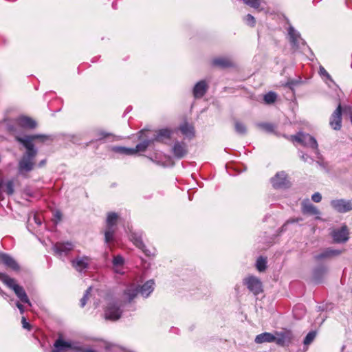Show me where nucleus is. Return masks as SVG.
Wrapping results in <instances>:
<instances>
[{"mask_svg": "<svg viewBox=\"0 0 352 352\" xmlns=\"http://www.w3.org/2000/svg\"><path fill=\"white\" fill-rule=\"evenodd\" d=\"M15 140L25 148V151L23 153L18 163L19 174L25 175L32 171L35 166V158L38 153V149L35 147L33 142L38 140L41 142H45L52 139L51 135L34 134L23 136L16 135Z\"/></svg>", "mask_w": 352, "mask_h": 352, "instance_id": "obj_1", "label": "nucleus"}, {"mask_svg": "<svg viewBox=\"0 0 352 352\" xmlns=\"http://www.w3.org/2000/svg\"><path fill=\"white\" fill-rule=\"evenodd\" d=\"M129 304L130 302L123 297V294L120 299L109 300L104 309L105 319L112 321L118 320L122 316L123 309Z\"/></svg>", "mask_w": 352, "mask_h": 352, "instance_id": "obj_2", "label": "nucleus"}, {"mask_svg": "<svg viewBox=\"0 0 352 352\" xmlns=\"http://www.w3.org/2000/svg\"><path fill=\"white\" fill-rule=\"evenodd\" d=\"M155 283L153 280L146 281L140 288L134 286L127 287L123 292V297L131 302L138 294L144 298H147L154 290Z\"/></svg>", "mask_w": 352, "mask_h": 352, "instance_id": "obj_3", "label": "nucleus"}, {"mask_svg": "<svg viewBox=\"0 0 352 352\" xmlns=\"http://www.w3.org/2000/svg\"><path fill=\"white\" fill-rule=\"evenodd\" d=\"M0 281L12 289L22 302L27 303L29 306H32V303L23 287L16 284L14 278L10 277L5 273L0 272Z\"/></svg>", "mask_w": 352, "mask_h": 352, "instance_id": "obj_4", "label": "nucleus"}, {"mask_svg": "<svg viewBox=\"0 0 352 352\" xmlns=\"http://www.w3.org/2000/svg\"><path fill=\"white\" fill-rule=\"evenodd\" d=\"M292 140L305 147L314 150L315 154L319 158L320 151L318 144L314 137L310 134L300 132L297 135L292 136Z\"/></svg>", "mask_w": 352, "mask_h": 352, "instance_id": "obj_5", "label": "nucleus"}, {"mask_svg": "<svg viewBox=\"0 0 352 352\" xmlns=\"http://www.w3.org/2000/svg\"><path fill=\"white\" fill-rule=\"evenodd\" d=\"M288 36L291 45L294 50L304 52L306 49H309L300 34L294 27H289Z\"/></svg>", "mask_w": 352, "mask_h": 352, "instance_id": "obj_6", "label": "nucleus"}, {"mask_svg": "<svg viewBox=\"0 0 352 352\" xmlns=\"http://www.w3.org/2000/svg\"><path fill=\"white\" fill-rule=\"evenodd\" d=\"M118 219V215L114 212H111L107 214L106 230L104 232V240L106 243H110L113 239Z\"/></svg>", "mask_w": 352, "mask_h": 352, "instance_id": "obj_7", "label": "nucleus"}, {"mask_svg": "<svg viewBox=\"0 0 352 352\" xmlns=\"http://www.w3.org/2000/svg\"><path fill=\"white\" fill-rule=\"evenodd\" d=\"M151 131L149 130H142L139 132L138 139L141 141L135 148H133V154L139 152H144L148 146L153 142V138L151 135Z\"/></svg>", "mask_w": 352, "mask_h": 352, "instance_id": "obj_8", "label": "nucleus"}, {"mask_svg": "<svg viewBox=\"0 0 352 352\" xmlns=\"http://www.w3.org/2000/svg\"><path fill=\"white\" fill-rule=\"evenodd\" d=\"M330 235L335 243H344L349 239V231L346 225H343L339 228L333 229Z\"/></svg>", "mask_w": 352, "mask_h": 352, "instance_id": "obj_9", "label": "nucleus"}, {"mask_svg": "<svg viewBox=\"0 0 352 352\" xmlns=\"http://www.w3.org/2000/svg\"><path fill=\"white\" fill-rule=\"evenodd\" d=\"M243 282L249 291L254 295H258L263 292V285L261 280L254 276L245 277Z\"/></svg>", "mask_w": 352, "mask_h": 352, "instance_id": "obj_10", "label": "nucleus"}, {"mask_svg": "<svg viewBox=\"0 0 352 352\" xmlns=\"http://www.w3.org/2000/svg\"><path fill=\"white\" fill-rule=\"evenodd\" d=\"M331 207L340 213H346L352 210V200L349 199H333L330 203Z\"/></svg>", "mask_w": 352, "mask_h": 352, "instance_id": "obj_11", "label": "nucleus"}, {"mask_svg": "<svg viewBox=\"0 0 352 352\" xmlns=\"http://www.w3.org/2000/svg\"><path fill=\"white\" fill-rule=\"evenodd\" d=\"M130 239L133 244L140 249L146 256H151L155 255V252H151L150 250L146 248L145 245L142 241V234L140 232H133L131 233Z\"/></svg>", "mask_w": 352, "mask_h": 352, "instance_id": "obj_12", "label": "nucleus"}, {"mask_svg": "<svg viewBox=\"0 0 352 352\" xmlns=\"http://www.w3.org/2000/svg\"><path fill=\"white\" fill-rule=\"evenodd\" d=\"M342 251L340 250L333 249V248H327L322 250L320 253L314 256V259L316 261H321L338 256L342 254Z\"/></svg>", "mask_w": 352, "mask_h": 352, "instance_id": "obj_13", "label": "nucleus"}, {"mask_svg": "<svg viewBox=\"0 0 352 352\" xmlns=\"http://www.w3.org/2000/svg\"><path fill=\"white\" fill-rule=\"evenodd\" d=\"M327 273L328 267L326 265L321 264L316 266L312 271L313 282L316 284L322 283Z\"/></svg>", "mask_w": 352, "mask_h": 352, "instance_id": "obj_14", "label": "nucleus"}, {"mask_svg": "<svg viewBox=\"0 0 352 352\" xmlns=\"http://www.w3.org/2000/svg\"><path fill=\"white\" fill-rule=\"evenodd\" d=\"M74 245L72 242H58L54 244L53 250L54 253L61 257L66 256L73 248Z\"/></svg>", "mask_w": 352, "mask_h": 352, "instance_id": "obj_15", "label": "nucleus"}, {"mask_svg": "<svg viewBox=\"0 0 352 352\" xmlns=\"http://www.w3.org/2000/svg\"><path fill=\"white\" fill-rule=\"evenodd\" d=\"M271 182L275 188H285L289 186V181L287 174L284 171L277 173L276 175L271 179Z\"/></svg>", "mask_w": 352, "mask_h": 352, "instance_id": "obj_16", "label": "nucleus"}, {"mask_svg": "<svg viewBox=\"0 0 352 352\" xmlns=\"http://www.w3.org/2000/svg\"><path fill=\"white\" fill-rule=\"evenodd\" d=\"M90 258L86 256H77L72 261L73 267L79 272L86 270L89 265Z\"/></svg>", "mask_w": 352, "mask_h": 352, "instance_id": "obj_17", "label": "nucleus"}, {"mask_svg": "<svg viewBox=\"0 0 352 352\" xmlns=\"http://www.w3.org/2000/svg\"><path fill=\"white\" fill-rule=\"evenodd\" d=\"M329 124L334 130H340L342 126V107L338 104L336 109L333 112L329 121Z\"/></svg>", "mask_w": 352, "mask_h": 352, "instance_id": "obj_18", "label": "nucleus"}, {"mask_svg": "<svg viewBox=\"0 0 352 352\" xmlns=\"http://www.w3.org/2000/svg\"><path fill=\"white\" fill-rule=\"evenodd\" d=\"M172 152L175 157L177 159H182L188 153L186 144L183 142H175L172 148Z\"/></svg>", "mask_w": 352, "mask_h": 352, "instance_id": "obj_19", "label": "nucleus"}, {"mask_svg": "<svg viewBox=\"0 0 352 352\" xmlns=\"http://www.w3.org/2000/svg\"><path fill=\"white\" fill-rule=\"evenodd\" d=\"M208 85L206 80H200L194 86L192 94L195 98H202L206 93Z\"/></svg>", "mask_w": 352, "mask_h": 352, "instance_id": "obj_20", "label": "nucleus"}, {"mask_svg": "<svg viewBox=\"0 0 352 352\" xmlns=\"http://www.w3.org/2000/svg\"><path fill=\"white\" fill-rule=\"evenodd\" d=\"M172 134V131L168 129H162L155 132V133H153L151 131V135L153 138V142L155 141L157 142H164L166 140H168L170 138Z\"/></svg>", "mask_w": 352, "mask_h": 352, "instance_id": "obj_21", "label": "nucleus"}, {"mask_svg": "<svg viewBox=\"0 0 352 352\" xmlns=\"http://www.w3.org/2000/svg\"><path fill=\"white\" fill-rule=\"evenodd\" d=\"M0 262L14 271L19 270L18 263L12 256L8 254L0 253Z\"/></svg>", "mask_w": 352, "mask_h": 352, "instance_id": "obj_22", "label": "nucleus"}, {"mask_svg": "<svg viewBox=\"0 0 352 352\" xmlns=\"http://www.w3.org/2000/svg\"><path fill=\"white\" fill-rule=\"evenodd\" d=\"M302 211L304 214H309L311 215H316V219H320L319 215L320 212L318 209L309 201H305L302 204Z\"/></svg>", "mask_w": 352, "mask_h": 352, "instance_id": "obj_23", "label": "nucleus"}, {"mask_svg": "<svg viewBox=\"0 0 352 352\" xmlns=\"http://www.w3.org/2000/svg\"><path fill=\"white\" fill-rule=\"evenodd\" d=\"M16 121V123L23 128L32 129L36 126V121L30 117L21 116L17 118Z\"/></svg>", "mask_w": 352, "mask_h": 352, "instance_id": "obj_24", "label": "nucleus"}, {"mask_svg": "<svg viewBox=\"0 0 352 352\" xmlns=\"http://www.w3.org/2000/svg\"><path fill=\"white\" fill-rule=\"evenodd\" d=\"M274 342L280 346H284L291 341V334L289 332H275Z\"/></svg>", "mask_w": 352, "mask_h": 352, "instance_id": "obj_25", "label": "nucleus"}, {"mask_svg": "<svg viewBox=\"0 0 352 352\" xmlns=\"http://www.w3.org/2000/svg\"><path fill=\"white\" fill-rule=\"evenodd\" d=\"M212 65L219 68H227L232 66L231 60L228 57H217L212 60Z\"/></svg>", "mask_w": 352, "mask_h": 352, "instance_id": "obj_26", "label": "nucleus"}, {"mask_svg": "<svg viewBox=\"0 0 352 352\" xmlns=\"http://www.w3.org/2000/svg\"><path fill=\"white\" fill-rule=\"evenodd\" d=\"M124 263V258L121 255H116L112 260V264L114 272L117 274H124L123 265Z\"/></svg>", "mask_w": 352, "mask_h": 352, "instance_id": "obj_27", "label": "nucleus"}, {"mask_svg": "<svg viewBox=\"0 0 352 352\" xmlns=\"http://www.w3.org/2000/svg\"><path fill=\"white\" fill-rule=\"evenodd\" d=\"M274 334L268 332H264L257 335L254 339V342L256 344H262L265 342L272 343L274 342Z\"/></svg>", "mask_w": 352, "mask_h": 352, "instance_id": "obj_28", "label": "nucleus"}, {"mask_svg": "<svg viewBox=\"0 0 352 352\" xmlns=\"http://www.w3.org/2000/svg\"><path fill=\"white\" fill-rule=\"evenodd\" d=\"M71 347L72 346L69 342L64 341L61 338H58L54 342V348L50 352H61Z\"/></svg>", "mask_w": 352, "mask_h": 352, "instance_id": "obj_29", "label": "nucleus"}, {"mask_svg": "<svg viewBox=\"0 0 352 352\" xmlns=\"http://www.w3.org/2000/svg\"><path fill=\"white\" fill-rule=\"evenodd\" d=\"M111 151L116 153H119L124 155H134L133 148L114 146H112Z\"/></svg>", "mask_w": 352, "mask_h": 352, "instance_id": "obj_30", "label": "nucleus"}, {"mask_svg": "<svg viewBox=\"0 0 352 352\" xmlns=\"http://www.w3.org/2000/svg\"><path fill=\"white\" fill-rule=\"evenodd\" d=\"M179 130L183 135L186 137L191 138L194 136V128L191 124L188 123H184L179 127Z\"/></svg>", "mask_w": 352, "mask_h": 352, "instance_id": "obj_31", "label": "nucleus"}, {"mask_svg": "<svg viewBox=\"0 0 352 352\" xmlns=\"http://www.w3.org/2000/svg\"><path fill=\"white\" fill-rule=\"evenodd\" d=\"M256 126L259 129L268 133H272L274 130V124L268 122H259L256 124Z\"/></svg>", "mask_w": 352, "mask_h": 352, "instance_id": "obj_32", "label": "nucleus"}, {"mask_svg": "<svg viewBox=\"0 0 352 352\" xmlns=\"http://www.w3.org/2000/svg\"><path fill=\"white\" fill-rule=\"evenodd\" d=\"M267 261L265 258L260 256L256 260V267L258 271L263 272L266 269Z\"/></svg>", "mask_w": 352, "mask_h": 352, "instance_id": "obj_33", "label": "nucleus"}, {"mask_svg": "<svg viewBox=\"0 0 352 352\" xmlns=\"http://www.w3.org/2000/svg\"><path fill=\"white\" fill-rule=\"evenodd\" d=\"M234 129L236 132L240 135H244L247 131L245 124L239 121H235Z\"/></svg>", "mask_w": 352, "mask_h": 352, "instance_id": "obj_34", "label": "nucleus"}, {"mask_svg": "<svg viewBox=\"0 0 352 352\" xmlns=\"http://www.w3.org/2000/svg\"><path fill=\"white\" fill-rule=\"evenodd\" d=\"M276 94L274 92L270 91L264 95L263 100L266 104H272L276 100Z\"/></svg>", "mask_w": 352, "mask_h": 352, "instance_id": "obj_35", "label": "nucleus"}, {"mask_svg": "<svg viewBox=\"0 0 352 352\" xmlns=\"http://www.w3.org/2000/svg\"><path fill=\"white\" fill-rule=\"evenodd\" d=\"M318 73L324 80H330L331 82H333V79L331 78V76L322 65L319 67Z\"/></svg>", "mask_w": 352, "mask_h": 352, "instance_id": "obj_36", "label": "nucleus"}, {"mask_svg": "<svg viewBox=\"0 0 352 352\" xmlns=\"http://www.w3.org/2000/svg\"><path fill=\"white\" fill-rule=\"evenodd\" d=\"M316 336V331L309 332L303 340V344L305 345H309L315 339Z\"/></svg>", "mask_w": 352, "mask_h": 352, "instance_id": "obj_37", "label": "nucleus"}, {"mask_svg": "<svg viewBox=\"0 0 352 352\" xmlns=\"http://www.w3.org/2000/svg\"><path fill=\"white\" fill-rule=\"evenodd\" d=\"M6 186V192L8 195H11L14 193V182L12 180H9L5 184Z\"/></svg>", "mask_w": 352, "mask_h": 352, "instance_id": "obj_38", "label": "nucleus"}, {"mask_svg": "<svg viewBox=\"0 0 352 352\" xmlns=\"http://www.w3.org/2000/svg\"><path fill=\"white\" fill-rule=\"evenodd\" d=\"M92 289L91 287H89V288L86 290L83 297L80 299V307H83L87 303V301L89 298V294Z\"/></svg>", "mask_w": 352, "mask_h": 352, "instance_id": "obj_39", "label": "nucleus"}, {"mask_svg": "<svg viewBox=\"0 0 352 352\" xmlns=\"http://www.w3.org/2000/svg\"><path fill=\"white\" fill-rule=\"evenodd\" d=\"M243 1L254 8H258L260 6V0H243Z\"/></svg>", "mask_w": 352, "mask_h": 352, "instance_id": "obj_40", "label": "nucleus"}, {"mask_svg": "<svg viewBox=\"0 0 352 352\" xmlns=\"http://www.w3.org/2000/svg\"><path fill=\"white\" fill-rule=\"evenodd\" d=\"M302 311V314H304V306L302 305H296L294 308L293 313L295 318L299 319L300 318V316L298 315V311Z\"/></svg>", "mask_w": 352, "mask_h": 352, "instance_id": "obj_41", "label": "nucleus"}, {"mask_svg": "<svg viewBox=\"0 0 352 352\" xmlns=\"http://www.w3.org/2000/svg\"><path fill=\"white\" fill-rule=\"evenodd\" d=\"M245 21L250 26H254L255 23H256L254 17L250 14H248L245 16Z\"/></svg>", "mask_w": 352, "mask_h": 352, "instance_id": "obj_42", "label": "nucleus"}, {"mask_svg": "<svg viewBox=\"0 0 352 352\" xmlns=\"http://www.w3.org/2000/svg\"><path fill=\"white\" fill-rule=\"evenodd\" d=\"M111 134L106 132V131H98L97 133V136H98V140H102V139H104L109 136H110Z\"/></svg>", "mask_w": 352, "mask_h": 352, "instance_id": "obj_43", "label": "nucleus"}, {"mask_svg": "<svg viewBox=\"0 0 352 352\" xmlns=\"http://www.w3.org/2000/svg\"><path fill=\"white\" fill-rule=\"evenodd\" d=\"M299 155H300V157L301 158V160H303L305 162L311 163V162H312L314 161L313 159L309 157V155H307V154L303 153L301 151L299 152Z\"/></svg>", "mask_w": 352, "mask_h": 352, "instance_id": "obj_44", "label": "nucleus"}, {"mask_svg": "<svg viewBox=\"0 0 352 352\" xmlns=\"http://www.w3.org/2000/svg\"><path fill=\"white\" fill-rule=\"evenodd\" d=\"M79 352H100L98 349H94L89 347H77L76 349Z\"/></svg>", "mask_w": 352, "mask_h": 352, "instance_id": "obj_45", "label": "nucleus"}, {"mask_svg": "<svg viewBox=\"0 0 352 352\" xmlns=\"http://www.w3.org/2000/svg\"><path fill=\"white\" fill-rule=\"evenodd\" d=\"M302 219L301 218H296V219H292L288 220L283 226H282V231L285 230L287 229V226L289 223H293L295 222H298L300 221H302Z\"/></svg>", "mask_w": 352, "mask_h": 352, "instance_id": "obj_46", "label": "nucleus"}, {"mask_svg": "<svg viewBox=\"0 0 352 352\" xmlns=\"http://www.w3.org/2000/svg\"><path fill=\"white\" fill-rule=\"evenodd\" d=\"M311 199L316 203H319L322 200V195L320 192H315L312 195Z\"/></svg>", "mask_w": 352, "mask_h": 352, "instance_id": "obj_47", "label": "nucleus"}, {"mask_svg": "<svg viewBox=\"0 0 352 352\" xmlns=\"http://www.w3.org/2000/svg\"><path fill=\"white\" fill-rule=\"evenodd\" d=\"M23 328L30 331L31 329L30 324L27 321L26 318L23 316L21 319Z\"/></svg>", "mask_w": 352, "mask_h": 352, "instance_id": "obj_48", "label": "nucleus"}, {"mask_svg": "<svg viewBox=\"0 0 352 352\" xmlns=\"http://www.w3.org/2000/svg\"><path fill=\"white\" fill-rule=\"evenodd\" d=\"M71 140L74 144H79L80 138L76 135H72L71 136Z\"/></svg>", "mask_w": 352, "mask_h": 352, "instance_id": "obj_49", "label": "nucleus"}, {"mask_svg": "<svg viewBox=\"0 0 352 352\" xmlns=\"http://www.w3.org/2000/svg\"><path fill=\"white\" fill-rule=\"evenodd\" d=\"M16 307H17V308L19 309L20 313H21V314H23V313H24V311H25V309H24L23 305L21 303H20L19 302H17L16 303Z\"/></svg>", "mask_w": 352, "mask_h": 352, "instance_id": "obj_50", "label": "nucleus"}, {"mask_svg": "<svg viewBox=\"0 0 352 352\" xmlns=\"http://www.w3.org/2000/svg\"><path fill=\"white\" fill-rule=\"evenodd\" d=\"M34 221H35V223L36 224H38V225H41V220L38 219V218L36 215L34 216Z\"/></svg>", "mask_w": 352, "mask_h": 352, "instance_id": "obj_51", "label": "nucleus"}, {"mask_svg": "<svg viewBox=\"0 0 352 352\" xmlns=\"http://www.w3.org/2000/svg\"><path fill=\"white\" fill-rule=\"evenodd\" d=\"M45 163H46L45 160H41L38 164V166L41 167V166H44L45 164Z\"/></svg>", "mask_w": 352, "mask_h": 352, "instance_id": "obj_52", "label": "nucleus"}, {"mask_svg": "<svg viewBox=\"0 0 352 352\" xmlns=\"http://www.w3.org/2000/svg\"><path fill=\"white\" fill-rule=\"evenodd\" d=\"M3 182L1 181L0 182V199L1 198V196H2L1 188L3 187Z\"/></svg>", "mask_w": 352, "mask_h": 352, "instance_id": "obj_53", "label": "nucleus"}, {"mask_svg": "<svg viewBox=\"0 0 352 352\" xmlns=\"http://www.w3.org/2000/svg\"><path fill=\"white\" fill-rule=\"evenodd\" d=\"M56 217H57L58 219H60L61 214L59 212H57L56 214Z\"/></svg>", "mask_w": 352, "mask_h": 352, "instance_id": "obj_54", "label": "nucleus"}, {"mask_svg": "<svg viewBox=\"0 0 352 352\" xmlns=\"http://www.w3.org/2000/svg\"><path fill=\"white\" fill-rule=\"evenodd\" d=\"M318 311L323 310L322 307V306H318Z\"/></svg>", "mask_w": 352, "mask_h": 352, "instance_id": "obj_55", "label": "nucleus"}, {"mask_svg": "<svg viewBox=\"0 0 352 352\" xmlns=\"http://www.w3.org/2000/svg\"><path fill=\"white\" fill-rule=\"evenodd\" d=\"M104 344L105 347L108 349H109V346L107 344Z\"/></svg>", "mask_w": 352, "mask_h": 352, "instance_id": "obj_56", "label": "nucleus"}, {"mask_svg": "<svg viewBox=\"0 0 352 352\" xmlns=\"http://www.w3.org/2000/svg\"><path fill=\"white\" fill-rule=\"evenodd\" d=\"M158 165L159 166H164V164H159Z\"/></svg>", "mask_w": 352, "mask_h": 352, "instance_id": "obj_57", "label": "nucleus"}, {"mask_svg": "<svg viewBox=\"0 0 352 352\" xmlns=\"http://www.w3.org/2000/svg\"><path fill=\"white\" fill-rule=\"evenodd\" d=\"M344 346H342V351H343V350H344Z\"/></svg>", "mask_w": 352, "mask_h": 352, "instance_id": "obj_58", "label": "nucleus"}]
</instances>
